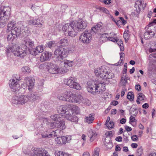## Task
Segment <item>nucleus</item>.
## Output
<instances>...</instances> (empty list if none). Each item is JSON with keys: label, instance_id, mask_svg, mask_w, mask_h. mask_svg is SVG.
Segmentation results:
<instances>
[{"label": "nucleus", "instance_id": "0eeeda50", "mask_svg": "<svg viewBox=\"0 0 156 156\" xmlns=\"http://www.w3.org/2000/svg\"><path fill=\"white\" fill-rule=\"evenodd\" d=\"M40 68L43 67H46L48 69V72L51 73H66L67 69L62 70V67L60 65L58 66L56 64L51 62H45L43 64H41L39 66Z\"/></svg>", "mask_w": 156, "mask_h": 156}, {"label": "nucleus", "instance_id": "ddd939ff", "mask_svg": "<svg viewBox=\"0 0 156 156\" xmlns=\"http://www.w3.org/2000/svg\"><path fill=\"white\" fill-rule=\"evenodd\" d=\"M146 6V3H144V2L141 0L136 1L135 2V7L136 8L134 12H132L131 15L134 16H137L140 13V11L144 10Z\"/></svg>", "mask_w": 156, "mask_h": 156}, {"label": "nucleus", "instance_id": "3c124183", "mask_svg": "<svg viewBox=\"0 0 156 156\" xmlns=\"http://www.w3.org/2000/svg\"><path fill=\"white\" fill-rule=\"evenodd\" d=\"M143 154V148L142 147H138L137 150V154L139 156H140Z\"/></svg>", "mask_w": 156, "mask_h": 156}, {"label": "nucleus", "instance_id": "de8ad7c7", "mask_svg": "<svg viewBox=\"0 0 156 156\" xmlns=\"http://www.w3.org/2000/svg\"><path fill=\"white\" fill-rule=\"evenodd\" d=\"M100 150V149L99 148H95L94 149L93 154L92 156H99Z\"/></svg>", "mask_w": 156, "mask_h": 156}, {"label": "nucleus", "instance_id": "dca6fc26", "mask_svg": "<svg viewBox=\"0 0 156 156\" xmlns=\"http://www.w3.org/2000/svg\"><path fill=\"white\" fill-rule=\"evenodd\" d=\"M92 38V35L88 31L86 30L80 36V40L83 43L87 44L89 43Z\"/></svg>", "mask_w": 156, "mask_h": 156}, {"label": "nucleus", "instance_id": "37998d69", "mask_svg": "<svg viewBox=\"0 0 156 156\" xmlns=\"http://www.w3.org/2000/svg\"><path fill=\"white\" fill-rule=\"evenodd\" d=\"M36 48H30V50H29V51L31 54L32 55L34 56H35L37 55L38 54L37 52V51Z\"/></svg>", "mask_w": 156, "mask_h": 156}, {"label": "nucleus", "instance_id": "a211bd4d", "mask_svg": "<svg viewBox=\"0 0 156 156\" xmlns=\"http://www.w3.org/2000/svg\"><path fill=\"white\" fill-rule=\"evenodd\" d=\"M34 154L39 156H51L45 150L42 148H35L33 149Z\"/></svg>", "mask_w": 156, "mask_h": 156}, {"label": "nucleus", "instance_id": "4be33fe9", "mask_svg": "<svg viewBox=\"0 0 156 156\" xmlns=\"http://www.w3.org/2000/svg\"><path fill=\"white\" fill-rule=\"evenodd\" d=\"M29 100L33 101H39L41 100V98L39 95L37 94V93L30 92L28 94Z\"/></svg>", "mask_w": 156, "mask_h": 156}, {"label": "nucleus", "instance_id": "9d476101", "mask_svg": "<svg viewBox=\"0 0 156 156\" xmlns=\"http://www.w3.org/2000/svg\"><path fill=\"white\" fill-rule=\"evenodd\" d=\"M69 52V50L62 47H58L54 52L55 57L57 59L61 61L64 58H66Z\"/></svg>", "mask_w": 156, "mask_h": 156}, {"label": "nucleus", "instance_id": "1a4fd4ad", "mask_svg": "<svg viewBox=\"0 0 156 156\" xmlns=\"http://www.w3.org/2000/svg\"><path fill=\"white\" fill-rule=\"evenodd\" d=\"M34 80L31 77H26L24 80L23 82L20 86L18 94H23L25 92V89L28 86L29 90H31L34 86Z\"/></svg>", "mask_w": 156, "mask_h": 156}, {"label": "nucleus", "instance_id": "393cba45", "mask_svg": "<svg viewBox=\"0 0 156 156\" xmlns=\"http://www.w3.org/2000/svg\"><path fill=\"white\" fill-rule=\"evenodd\" d=\"M87 134L90 138V141L91 142L93 141L97 138V134L91 129H90L88 131Z\"/></svg>", "mask_w": 156, "mask_h": 156}, {"label": "nucleus", "instance_id": "4d7b16f0", "mask_svg": "<svg viewBox=\"0 0 156 156\" xmlns=\"http://www.w3.org/2000/svg\"><path fill=\"white\" fill-rule=\"evenodd\" d=\"M108 41H111L113 42H115L117 41V39L115 37H110L108 34Z\"/></svg>", "mask_w": 156, "mask_h": 156}, {"label": "nucleus", "instance_id": "c9c22d12", "mask_svg": "<svg viewBox=\"0 0 156 156\" xmlns=\"http://www.w3.org/2000/svg\"><path fill=\"white\" fill-rule=\"evenodd\" d=\"M96 8L97 9L99 10L101 12L106 14L108 15L109 14V12L108 10L105 7H101V6H98L96 7Z\"/></svg>", "mask_w": 156, "mask_h": 156}, {"label": "nucleus", "instance_id": "b1692460", "mask_svg": "<svg viewBox=\"0 0 156 156\" xmlns=\"http://www.w3.org/2000/svg\"><path fill=\"white\" fill-rule=\"evenodd\" d=\"M87 21L83 19H79V31H82L87 27Z\"/></svg>", "mask_w": 156, "mask_h": 156}, {"label": "nucleus", "instance_id": "ea45409f", "mask_svg": "<svg viewBox=\"0 0 156 156\" xmlns=\"http://www.w3.org/2000/svg\"><path fill=\"white\" fill-rule=\"evenodd\" d=\"M102 23L101 22H100L98 23L95 25L91 28V30L94 32L98 30L102 27Z\"/></svg>", "mask_w": 156, "mask_h": 156}, {"label": "nucleus", "instance_id": "774afa93", "mask_svg": "<svg viewBox=\"0 0 156 156\" xmlns=\"http://www.w3.org/2000/svg\"><path fill=\"white\" fill-rule=\"evenodd\" d=\"M118 104V101H113L111 103V104L114 106H116Z\"/></svg>", "mask_w": 156, "mask_h": 156}, {"label": "nucleus", "instance_id": "bf43d9fd", "mask_svg": "<svg viewBox=\"0 0 156 156\" xmlns=\"http://www.w3.org/2000/svg\"><path fill=\"white\" fill-rule=\"evenodd\" d=\"M125 128L126 129V130L128 132H130L132 130V129L131 127L129 126H125Z\"/></svg>", "mask_w": 156, "mask_h": 156}, {"label": "nucleus", "instance_id": "a18cd8bd", "mask_svg": "<svg viewBox=\"0 0 156 156\" xmlns=\"http://www.w3.org/2000/svg\"><path fill=\"white\" fill-rule=\"evenodd\" d=\"M47 45L49 48L55 47L56 46V44L55 41H50L47 43Z\"/></svg>", "mask_w": 156, "mask_h": 156}, {"label": "nucleus", "instance_id": "e2e57ef3", "mask_svg": "<svg viewBox=\"0 0 156 156\" xmlns=\"http://www.w3.org/2000/svg\"><path fill=\"white\" fill-rule=\"evenodd\" d=\"M131 139L133 141H136L137 140L138 138L136 135H133L131 136Z\"/></svg>", "mask_w": 156, "mask_h": 156}, {"label": "nucleus", "instance_id": "6e6552de", "mask_svg": "<svg viewBox=\"0 0 156 156\" xmlns=\"http://www.w3.org/2000/svg\"><path fill=\"white\" fill-rule=\"evenodd\" d=\"M11 9L7 6L0 9V28L4 27L10 16Z\"/></svg>", "mask_w": 156, "mask_h": 156}, {"label": "nucleus", "instance_id": "423d86ee", "mask_svg": "<svg viewBox=\"0 0 156 156\" xmlns=\"http://www.w3.org/2000/svg\"><path fill=\"white\" fill-rule=\"evenodd\" d=\"M108 68L107 66H103L95 69L94 72L95 75L97 76L107 80L113 78L114 76V74Z\"/></svg>", "mask_w": 156, "mask_h": 156}, {"label": "nucleus", "instance_id": "c756f323", "mask_svg": "<svg viewBox=\"0 0 156 156\" xmlns=\"http://www.w3.org/2000/svg\"><path fill=\"white\" fill-rule=\"evenodd\" d=\"M85 119L86 122L88 124L91 123L94 119V115L93 114H90L88 116L85 117Z\"/></svg>", "mask_w": 156, "mask_h": 156}, {"label": "nucleus", "instance_id": "4468645a", "mask_svg": "<svg viewBox=\"0 0 156 156\" xmlns=\"http://www.w3.org/2000/svg\"><path fill=\"white\" fill-rule=\"evenodd\" d=\"M27 30L28 28L27 27H24L22 22L20 21L18 23L17 26L13 29L12 31L17 37L24 32L27 33V31L28 32Z\"/></svg>", "mask_w": 156, "mask_h": 156}, {"label": "nucleus", "instance_id": "aec40b11", "mask_svg": "<svg viewBox=\"0 0 156 156\" xmlns=\"http://www.w3.org/2000/svg\"><path fill=\"white\" fill-rule=\"evenodd\" d=\"M145 31L144 34V37L146 39H148L153 37L155 35V33L153 31L149 26L145 28Z\"/></svg>", "mask_w": 156, "mask_h": 156}, {"label": "nucleus", "instance_id": "bb28decb", "mask_svg": "<svg viewBox=\"0 0 156 156\" xmlns=\"http://www.w3.org/2000/svg\"><path fill=\"white\" fill-rule=\"evenodd\" d=\"M56 128H59L62 129H65L66 128L64 121L60 119H59L56 122Z\"/></svg>", "mask_w": 156, "mask_h": 156}, {"label": "nucleus", "instance_id": "69168bd1", "mask_svg": "<svg viewBox=\"0 0 156 156\" xmlns=\"http://www.w3.org/2000/svg\"><path fill=\"white\" fill-rule=\"evenodd\" d=\"M103 2L106 5H109L111 2V0H104Z\"/></svg>", "mask_w": 156, "mask_h": 156}, {"label": "nucleus", "instance_id": "0e129e2a", "mask_svg": "<svg viewBox=\"0 0 156 156\" xmlns=\"http://www.w3.org/2000/svg\"><path fill=\"white\" fill-rule=\"evenodd\" d=\"M152 57H154V58H156V53L155 54V53H154L152 54H151L149 56V58L150 60H151L150 59V58H152Z\"/></svg>", "mask_w": 156, "mask_h": 156}, {"label": "nucleus", "instance_id": "864d4df0", "mask_svg": "<svg viewBox=\"0 0 156 156\" xmlns=\"http://www.w3.org/2000/svg\"><path fill=\"white\" fill-rule=\"evenodd\" d=\"M64 143L66 144V142H69L71 140V137L70 136H64Z\"/></svg>", "mask_w": 156, "mask_h": 156}, {"label": "nucleus", "instance_id": "f3484780", "mask_svg": "<svg viewBox=\"0 0 156 156\" xmlns=\"http://www.w3.org/2000/svg\"><path fill=\"white\" fill-rule=\"evenodd\" d=\"M43 19L42 17H33L29 20L28 23L30 25H35L36 27H41L44 23Z\"/></svg>", "mask_w": 156, "mask_h": 156}, {"label": "nucleus", "instance_id": "c85d7f7f", "mask_svg": "<svg viewBox=\"0 0 156 156\" xmlns=\"http://www.w3.org/2000/svg\"><path fill=\"white\" fill-rule=\"evenodd\" d=\"M44 123H46L48 126L50 127L51 128H56V122H50V120L46 118L42 119Z\"/></svg>", "mask_w": 156, "mask_h": 156}, {"label": "nucleus", "instance_id": "a878e982", "mask_svg": "<svg viewBox=\"0 0 156 156\" xmlns=\"http://www.w3.org/2000/svg\"><path fill=\"white\" fill-rule=\"evenodd\" d=\"M82 103L84 105L89 106L91 104L90 101L87 98H83L81 95H79V103Z\"/></svg>", "mask_w": 156, "mask_h": 156}, {"label": "nucleus", "instance_id": "2eb2a0df", "mask_svg": "<svg viewBox=\"0 0 156 156\" xmlns=\"http://www.w3.org/2000/svg\"><path fill=\"white\" fill-rule=\"evenodd\" d=\"M64 83L70 87L78 90L77 79L74 77H71L64 80Z\"/></svg>", "mask_w": 156, "mask_h": 156}, {"label": "nucleus", "instance_id": "20e7f679", "mask_svg": "<svg viewBox=\"0 0 156 156\" xmlns=\"http://www.w3.org/2000/svg\"><path fill=\"white\" fill-rule=\"evenodd\" d=\"M5 52L7 54L12 52L15 56L20 58L23 57L26 55L27 53V51L22 47V45L19 46L16 44L11 46L7 47L6 48Z\"/></svg>", "mask_w": 156, "mask_h": 156}, {"label": "nucleus", "instance_id": "79ce46f5", "mask_svg": "<svg viewBox=\"0 0 156 156\" xmlns=\"http://www.w3.org/2000/svg\"><path fill=\"white\" fill-rule=\"evenodd\" d=\"M116 42L117 43V44L120 48V50L122 51H123L124 50V48L122 41L121 40H117Z\"/></svg>", "mask_w": 156, "mask_h": 156}, {"label": "nucleus", "instance_id": "4c0bfd02", "mask_svg": "<svg viewBox=\"0 0 156 156\" xmlns=\"http://www.w3.org/2000/svg\"><path fill=\"white\" fill-rule=\"evenodd\" d=\"M146 99L145 96L142 93H140L138 94V97L137 98L136 102L137 104H140L139 100L142 101Z\"/></svg>", "mask_w": 156, "mask_h": 156}, {"label": "nucleus", "instance_id": "13d9d810", "mask_svg": "<svg viewBox=\"0 0 156 156\" xmlns=\"http://www.w3.org/2000/svg\"><path fill=\"white\" fill-rule=\"evenodd\" d=\"M82 139L83 140V142L82 144V145L83 146L85 142V141L86 140V136L84 134H83L82 135V136H81Z\"/></svg>", "mask_w": 156, "mask_h": 156}, {"label": "nucleus", "instance_id": "680f3d73", "mask_svg": "<svg viewBox=\"0 0 156 156\" xmlns=\"http://www.w3.org/2000/svg\"><path fill=\"white\" fill-rule=\"evenodd\" d=\"M135 89L138 91H140L141 89V86L139 84L136 85L135 86Z\"/></svg>", "mask_w": 156, "mask_h": 156}, {"label": "nucleus", "instance_id": "8fccbe9b", "mask_svg": "<svg viewBox=\"0 0 156 156\" xmlns=\"http://www.w3.org/2000/svg\"><path fill=\"white\" fill-rule=\"evenodd\" d=\"M107 127L109 129H111L113 128L114 123L112 121H110L109 122L107 123Z\"/></svg>", "mask_w": 156, "mask_h": 156}, {"label": "nucleus", "instance_id": "f8f14e48", "mask_svg": "<svg viewBox=\"0 0 156 156\" xmlns=\"http://www.w3.org/2000/svg\"><path fill=\"white\" fill-rule=\"evenodd\" d=\"M20 78L13 76L9 81V86L11 90L16 93H18L20 88Z\"/></svg>", "mask_w": 156, "mask_h": 156}, {"label": "nucleus", "instance_id": "72a5a7b5", "mask_svg": "<svg viewBox=\"0 0 156 156\" xmlns=\"http://www.w3.org/2000/svg\"><path fill=\"white\" fill-rule=\"evenodd\" d=\"M64 136L61 137H57L55 139V143L58 144H64Z\"/></svg>", "mask_w": 156, "mask_h": 156}, {"label": "nucleus", "instance_id": "7c9ffc66", "mask_svg": "<svg viewBox=\"0 0 156 156\" xmlns=\"http://www.w3.org/2000/svg\"><path fill=\"white\" fill-rule=\"evenodd\" d=\"M55 156H71L68 153L59 151H57L55 153Z\"/></svg>", "mask_w": 156, "mask_h": 156}, {"label": "nucleus", "instance_id": "c03bdc74", "mask_svg": "<svg viewBox=\"0 0 156 156\" xmlns=\"http://www.w3.org/2000/svg\"><path fill=\"white\" fill-rule=\"evenodd\" d=\"M61 116V115H60L55 114L51 115L50 118L52 120H53L55 121H56L57 120L58 121V119H60V117Z\"/></svg>", "mask_w": 156, "mask_h": 156}, {"label": "nucleus", "instance_id": "58836bf2", "mask_svg": "<svg viewBox=\"0 0 156 156\" xmlns=\"http://www.w3.org/2000/svg\"><path fill=\"white\" fill-rule=\"evenodd\" d=\"M16 24L15 22L14 21H12L8 24L7 28L6 30V32H8L12 30V28L14 27Z\"/></svg>", "mask_w": 156, "mask_h": 156}, {"label": "nucleus", "instance_id": "e433bc0d", "mask_svg": "<svg viewBox=\"0 0 156 156\" xmlns=\"http://www.w3.org/2000/svg\"><path fill=\"white\" fill-rule=\"evenodd\" d=\"M125 54L122 52H121L120 54V60L117 63L115 64L116 66H121L123 63V61L124 59Z\"/></svg>", "mask_w": 156, "mask_h": 156}, {"label": "nucleus", "instance_id": "473e14b6", "mask_svg": "<svg viewBox=\"0 0 156 156\" xmlns=\"http://www.w3.org/2000/svg\"><path fill=\"white\" fill-rule=\"evenodd\" d=\"M108 34L104 33L101 34L100 38V41L102 42H105L108 41Z\"/></svg>", "mask_w": 156, "mask_h": 156}, {"label": "nucleus", "instance_id": "49530a36", "mask_svg": "<svg viewBox=\"0 0 156 156\" xmlns=\"http://www.w3.org/2000/svg\"><path fill=\"white\" fill-rule=\"evenodd\" d=\"M36 48L38 54L42 52L44 49V47L42 45L38 46Z\"/></svg>", "mask_w": 156, "mask_h": 156}, {"label": "nucleus", "instance_id": "338daca9", "mask_svg": "<svg viewBox=\"0 0 156 156\" xmlns=\"http://www.w3.org/2000/svg\"><path fill=\"white\" fill-rule=\"evenodd\" d=\"M122 138L121 136H118L115 138V140L118 142L121 141H122Z\"/></svg>", "mask_w": 156, "mask_h": 156}, {"label": "nucleus", "instance_id": "39448f33", "mask_svg": "<svg viewBox=\"0 0 156 156\" xmlns=\"http://www.w3.org/2000/svg\"><path fill=\"white\" fill-rule=\"evenodd\" d=\"M62 30L66 35L74 37L78 31V21H73L71 23L66 24Z\"/></svg>", "mask_w": 156, "mask_h": 156}, {"label": "nucleus", "instance_id": "6e6d98bb", "mask_svg": "<svg viewBox=\"0 0 156 156\" xmlns=\"http://www.w3.org/2000/svg\"><path fill=\"white\" fill-rule=\"evenodd\" d=\"M127 71V63H125L124 65L123 69V75L125 76H126V73Z\"/></svg>", "mask_w": 156, "mask_h": 156}, {"label": "nucleus", "instance_id": "cd10ccee", "mask_svg": "<svg viewBox=\"0 0 156 156\" xmlns=\"http://www.w3.org/2000/svg\"><path fill=\"white\" fill-rule=\"evenodd\" d=\"M60 130L57 129L55 131L52 132L50 134H48L46 133H43L42 134V136L43 138H50L52 137L57 135V133L59 132Z\"/></svg>", "mask_w": 156, "mask_h": 156}, {"label": "nucleus", "instance_id": "f704fd0d", "mask_svg": "<svg viewBox=\"0 0 156 156\" xmlns=\"http://www.w3.org/2000/svg\"><path fill=\"white\" fill-rule=\"evenodd\" d=\"M58 44L60 46L65 47L67 46L69 43L67 39L63 38L61 39L58 42Z\"/></svg>", "mask_w": 156, "mask_h": 156}, {"label": "nucleus", "instance_id": "a19ab883", "mask_svg": "<svg viewBox=\"0 0 156 156\" xmlns=\"http://www.w3.org/2000/svg\"><path fill=\"white\" fill-rule=\"evenodd\" d=\"M22 72L24 73L27 74L29 73L30 72V68L27 66H24L21 69Z\"/></svg>", "mask_w": 156, "mask_h": 156}, {"label": "nucleus", "instance_id": "2f4dec72", "mask_svg": "<svg viewBox=\"0 0 156 156\" xmlns=\"http://www.w3.org/2000/svg\"><path fill=\"white\" fill-rule=\"evenodd\" d=\"M17 37L16 35L11 31V33L8 35L7 39L10 42H12Z\"/></svg>", "mask_w": 156, "mask_h": 156}, {"label": "nucleus", "instance_id": "f257e3e1", "mask_svg": "<svg viewBox=\"0 0 156 156\" xmlns=\"http://www.w3.org/2000/svg\"><path fill=\"white\" fill-rule=\"evenodd\" d=\"M58 113L64 114V117L71 121L77 122L78 110L76 106L68 104L60 105L57 108Z\"/></svg>", "mask_w": 156, "mask_h": 156}, {"label": "nucleus", "instance_id": "052dcab7", "mask_svg": "<svg viewBox=\"0 0 156 156\" xmlns=\"http://www.w3.org/2000/svg\"><path fill=\"white\" fill-rule=\"evenodd\" d=\"M135 120V119L134 117L131 115L129 118V123H130V122H134Z\"/></svg>", "mask_w": 156, "mask_h": 156}, {"label": "nucleus", "instance_id": "09e8293b", "mask_svg": "<svg viewBox=\"0 0 156 156\" xmlns=\"http://www.w3.org/2000/svg\"><path fill=\"white\" fill-rule=\"evenodd\" d=\"M127 98L130 101H133L134 99V95L133 93L129 92L127 95Z\"/></svg>", "mask_w": 156, "mask_h": 156}, {"label": "nucleus", "instance_id": "9b49d317", "mask_svg": "<svg viewBox=\"0 0 156 156\" xmlns=\"http://www.w3.org/2000/svg\"><path fill=\"white\" fill-rule=\"evenodd\" d=\"M29 100L28 94L14 96L12 97L11 102L12 104L23 105L27 103Z\"/></svg>", "mask_w": 156, "mask_h": 156}, {"label": "nucleus", "instance_id": "6ab92c4d", "mask_svg": "<svg viewBox=\"0 0 156 156\" xmlns=\"http://www.w3.org/2000/svg\"><path fill=\"white\" fill-rule=\"evenodd\" d=\"M21 45L22 47L27 52V49L29 51L34 46V42L29 39H26L23 41Z\"/></svg>", "mask_w": 156, "mask_h": 156}, {"label": "nucleus", "instance_id": "603ef678", "mask_svg": "<svg viewBox=\"0 0 156 156\" xmlns=\"http://www.w3.org/2000/svg\"><path fill=\"white\" fill-rule=\"evenodd\" d=\"M123 37L125 41L126 42L129 39V35L127 33H126L125 31L124 32L123 34Z\"/></svg>", "mask_w": 156, "mask_h": 156}, {"label": "nucleus", "instance_id": "5fc2aeb1", "mask_svg": "<svg viewBox=\"0 0 156 156\" xmlns=\"http://www.w3.org/2000/svg\"><path fill=\"white\" fill-rule=\"evenodd\" d=\"M119 19L120 20H118L117 21V23H119L121 22L123 25H125L127 21L124 20L123 17H120Z\"/></svg>", "mask_w": 156, "mask_h": 156}, {"label": "nucleus", "instance_id": "7ed1b4c3", "mask_svg": "<svg viewBox=\"0 0 156 156\" xmlns=\"http://www.w3.org/2000/svg\"><path fill=\"white\" fill-rule=\"evenodd\" d=\"M59 100L70 103H77L78 96L71 91L63 90H61L57 95Z\"/></svg>", "mask_w": 156, "mask_h": 156}, {"label": "nucleus", "instance_id": "f03ea898", "mask_svg": "<svg viewBox=\"0 0 156 156\" xmlns=\"http://www.w3.org/2000/svg\"><path fill=\"white\" fill-rule=\"evenodd\" d=\"M87 84V91L93 94L102 93L105 90V85L104 82L89 81Z\"/></svg>", "mask_w": 156, "mask_h": 156}, {"label": "nucleus", "instance_id": "5701e85b", "mask_svg": "<svg viewBox=\"0 0 156 156\" xmlns=\"http://www.w3.org/2000/svg\"><path fill=\"white\" fill-rule=\"evenodd\" d=\"M52 53L46 51L44 53H42L40 58V60L42 62H43L49 59L52 55Z\"/></svg>", "mask_w": 156, "mask_h": 156}, {"label": "nucleus", "instance_id": "412c9836", "mask_svg": "<svg viewBox=\"0 0 156 156\" xmlns=\"http://www.w3.org/2000/svg\"><path fill=\"white\" fill-rule=\"evenodd\" d=\"M73 62L72 61L68 60H64L63 62H62L61 64L62 67V70L67 69V71L66 72L67 73L68 71V67H71L73 66Z\"/></svg>", "mask_w": 156, "mask_h": 156}]
</instances>
